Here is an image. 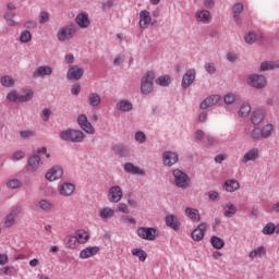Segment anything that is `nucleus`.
I'll return each mask as SVG.
<instances>
[{
    "label": "nucleus",
    "mask_w": 279,
    "mask_h": 279,
    "mask_svg": "<svg viewBox=\"0 0 279 279\" xmlns=\"http://www.w3.org/2000/svg\"><path fill=\"white\" fill-rule=\"evenodd\" d=\"M61 141H66L68 143H82L85 138L84 132L68 129L60 133Z\"/></svg>",
    "instance_id": "1"
},
{
    "label": "nucleus",
    "mask_w": 279,
    "mask_h": 279,
    "mask_svg": "<svg viewBox=\"0 0 279 279\" xmlns=\"http://www.w3.org/2000/svg\"><path fill=\"white\" fill-rule=\"evenodd\" d=\"M154 80H156V73L147 72L141 81V93L142 95H151L154 93Z\"/></svg>",
    "instance_id": "2"
},
{
    "label": "nucleus",
    "mask_w": 279,
    "mask_h": 279,
    "mask_svg": "<svg viewBox=\"0 0 279 279\" xmlns=\"http://www.w3.org/2000/svg\"><path fill=\"white\" fill-rule=\"evenodd\" d=\"M75 34H77V26L75 24H68L58 31L57 38L59 43H66V40H71Z\"/></svg>",
    "instance_id": "3"
},
{
    "label": "nucleus",
    "mask_w": 279,
    "mask_h": 279,
    "mask_svg": "<svg viewBox=\"0 0 279 279\" xmlns=\"http://www.w3.org/2000/svg\"><path fill=\"white\" fill-rule=\"evenodd\" d=\"M172 175L174 178V183L178 189H189V185L191 184V179L189 178V174L182 172L180 169H175L172 172Z\"/></svg>",
    "instance_id": "4"
},
{
    "label": "nucleus",
    "mask_w": 279,
    "mask_h": 279,
    "mask_svg": "<svg viewBox=\"0 0 279 279\" xmlns=\"http://www.w3.org/2000/svg\"><path fill=\"white\" fill-rule=\"evenodd\" d=\"M40 150H36V154H33L28 157L25 169L28 173H36L38 167H40Z\"/></svg>",
    "instance_id": "5"
},
{
    "label": "nucleus",
    "mask_w": 279,
    "mask_h": 279,
    "mask_svg": "<svg viewBox=\"0 0 279 279\" xmlns=\"http://www.w3.org/2000/svg\"><path fill=\"white\" fill-rule=\"evenodd\" d=\"M156 228L154 227H140L136 230L137 236L144 241H156Z\"/></svg>",
    "instance_id": "6"
},
{
    "label": "nucleus",
    "mask_w": 279,
    "mask_h": 279,
    "mask_svg": "<svg viewBox=\"0 0 279 279\" xmlns=\"http://www.w3.org/2000/svg\"><path fill=\"white\" fill-rule=\"evenodd\" d=\"M248 80H250V85L253 88H257L258 90H260L267 86V78L264 75L251 74Z\"/></svg>",
    "instance_id": "7"
},
{
    "label": "nucleus",
    "mask_w": 279,
    "mask_h": 279,
    "mask_svg": "<svg viewBox=\"0 0 279 279\" xmlns=\"http://www.w3.org/2000/svg\"><path fill=\"white\" fill-rule=\"evenodd\" d=\"M245 10L243 2H236L231 8V14L235 25H243V19H241V13Z\"/></svg>",
    "instance_id": "8"
},
{
    "label": "nucleus",
    "mask_w": 279,
    "mask_h": 279,
    "mask_svg": "<svg viewBox=\"0 0 279 279\" xmlns=\"http://www.w3.org/2000/svg\"><path fill=\"white\" fill-rule=\"evenodd\" d=\"M120 199H123V190L119 185L111 186L109 189V202L119 204Z\"/></svg>",
    "instance_id": "9"
},
{
    "label": "nucleus",
    "mask_w": 279,
    "mask_h": 279,
    "mask_svg": "<svg viewBox=\"0 0 279 279\" xmlns=\"http://www.w3.org/2000/svg\"><path fill=\"white\" fill-rule=\"evenodd\" d=\"M77 123L86 134H93L95 132V128H93V124L88 121L86 114H80L77 117Z\"/></svg>",
    "instance_id": "10"
},
{
    "label": "nucleus",
    "mask_w": 279,
    "mask_h": 279,
    "mask_svg": "<svg viewBox=\"0 0 279 279\" xmlns=\"http://www.w3.org/2000/svg\"><path fill=\"white\" fill-rule=\"evenodd\" d=\"M64 175V170L60 166H54L46 173V180L48 182H54V180H60Z\"/></svg>",
    "instance_id": "11"
},
{
    "label": "nucleus",
    "mask_w": 279,
    "mask_h": 279,
    "mask_svg": "<svg viewBox=\"0 0 279 279\" xmlns=\"http://www.w3.org/2000/svg\"><path fill=\"white\" fill-rule=\"evenodd\" d=\"M66 77L68 80L78 82V80H82V77H84V69L77 65H73L68 70Z\"/></svg>",
    "instance_id": "12"
},
{
    "label": "nucleus",
    "mask_w": 279,
    "mask_h": 279,
    "mask_svg": "<svg viewBox=\"0 0 279 279\" xmlns=\"http://www.w3.org/2000/svg\"><path fill=\"white\" fill-rule=\"evenodd\" d=\"M206 228H208V225L206 222L199 223L197 228H195L191 233V238L193 239V241H202L206 234Z\"/></svg>",
    "instance_id": "13"
},
{
    "label": "nucleus",
    "mask_w": 279,
    "mask_h": 279,
    "mask_svg": "<svg viewBox=\"0 0 279 279\" xmlns=\"http://www.w3.org/2000/svg\"><path fill=\"white\" fill-rule=\"evenodd\" d=\"M178 160L179 157L174 151L167 150L162 154V162L166 167H173Z\"/></svg>",
    "instance_id": "14"
},
{
    "label": "nucleus",
    "mask_w": 279,
    "mask_h": 279,
    "mask_svg": "<svg viewBox=\"0 0 279 279\" xmlns=\"http://www.w3.org/2000/svg\"><path fill=\"white\" fill-rule=\"evenodd\" d=\"M219 101H221V96L220 95H211L207 98H205L202 102H201V110H206L207 108H210L211 106H217V104H219Z\"/></svg>",
    "instance_id": "15"
},
{
    "label": "nucleus",
    "mask_w": 279,
    "mask_h": 279,
    "mask_svg": "<svg viewBox=\"0 0 279 279\" xmlns=\"http://www.w3.org/2000/svg\"><path fill=\"white\" fill-rule=\"evenodd\" d=\"M195 75H197V73L195 72V69L187 70L182 77V83H181L182 88H189L191 84L195 82Z\"/></svg>",
    "instance_id": "16"
},
{
    "label": "nucleus",
    "mask_w": 279,
    "mask_h": 279,
    "mask_svg": "<svg viewBox=\"0 0 279 279\" xmlns=\"http://www.w3.org/2000/svg\"><path fill=\"white\" fill-rule=\"evenodd\" d=\"M195 19L198 23H203L204 25H208L210 21H213V16L210 15V11L208 10H198L195 13Z\"/></svg>",
    "instance_id": "17"
},
{
    "label": "nucleus",
    "mask_w": 279,
    "mask_h": 279,
    "mask_svg": "<svg viewBox=\"0 0 279 279\" xmlns=\"http://www.w3.org/2000/svg\"><path fill=\"white\" fill-rule=\"evenodd\" d=\"M99 246H88L81 251L80 258L86 260V258H90L93 256H97L99 254Z\"/></svg>",
    "instance_id": "18"
},
{
    "label": "nucleus",
    "mask_w": 279,
    "mask_h": 279,
    "mask_svg": "<svg viewBox=\"0 0 279 279\" xmlns=\"http://www.w3.org/2000/svg\"><path fill=\"white\" fill-rule=\"evenodd\" d=\"M149 23H151V15L149 11L143 10L140 12V27L141 29H147L149 27Z\"/></svg>",
    "instance_id": "19"
},
{
    "label": "nucleus",
    "mask_w": 279,
    "mask_h": 279,
    "mask_svg": "<svg viewBox=\"0 0 279 279\" xmlns=\"http://www.w3.org/2000/svg\"><path fill=\"white\" fill-rule=\"evenodd\" d=\"M76 24L82 29L90 26V19H88V13H78L75 17Z\"/></svg>",
    "instance_id": "20"
},
{
    "label": "nucleus",
    "mask_w": 279,
    "mask_h": 279,
    "mask_svg": "<svg viewBox=\"0 0 279 279\" xmlns=\"http://www.w3.org/2000/svg\"><path fill=\"white\" fill-rule=\"evenodd\" d=\"M166 226L174 231L180 230V221L175 215H168L165 218Z\"/></svg>",
    "instance_id": "21"
},
{
    "label": "nucleus",
    "mask_w": 279,
    "mask_h": 279,
    "mask_svg": "<svg viewBox=\"0 0 279 279\" xmlns=\"http://www.w3.org/2000/svg\"><path fill=\"white\" fill-rule=\"evenodd\" d=\"M53 69L49 65H41L33 73V77L36 80L38 77H45V75H51Z\"/></svg>",
    "instance_id": "22"
},
{
    "label": "nucleus",
    "mask_w": 279,
    "mask_h": 279,
    "mask_svg": "<svg viewBox=\"0 0 279 279\" xmlns=\"http://www.w3.org/2000/svg\"><path fill=\"white\" fill-rule=\"evenodd\" d=\"M74 191H75V185L73 183H63L59 187V193L63 197H69L71 195H73Z\"/></svg>",
    "instance_id": "23"
},
{
    "label": "nucleus",
    "mask_w": 279,
    "mask_h": 279,
    "mask_svg": "<svg viewBox=\"0 0 279 279\" xmlns=\"http://www.w3.org/2000/svg\"><path fill=\"white\" fill-rule=\"evenodd\" d=\"M186 217L191 218L194 223H199L202 221V216L199 215V210L195 208L187 207L185 208Z\"/></svg>",
    "instance_id": "24"
},
{
    "label": "nucleus",
    "mask_w": 279,
    "mask_h": 279,
    "mask_svg": "<svg viewBox=\"0 0 279 279\" xmlns=\"http://www.w3.org/2000/svg\"><path fill=\"white\" fill-rule=\"evenodd\" d=\"M76 241L81 244L88 243V240L90 239V234L83 229H80L75 231Z\"/></svg>",
    "instance_id": "25"
},
{
    "label": "nucleus",
    "mask_w": 279,
    "mask_h": 279,
    "mask_svg": "<svg viewBox=\"0 0 279 279\" xmlns=\"http://www.w3.org/2000/svg\"><path fill=\"white\" fill-rule=\"evenodd\" d=\"M265 119V111L264 110H255L251 117V121L254 125H259V123H263Z\"/></svg>",
    "instance_id": "26"
},
{
    "label": "nucleus",
    "mask_w": 279,
    "mask_h": 279,
    "mask_svg": "<svg viewBox=\"0 0 279 279\" xmlns=\"http://www.w3.org/2000/svg\"><path fill=\"white\" fill-rule=\"evenodd\" d=\"M124 171L126 173H132L133 175H143V173H145V171L141 170V168L134 166L132 162H126L124 165Z\"/></svg>",
    "instance_id": "27"
},
{
    "label": "nucleus",
    "mask_w": 279,
    "mask_h": 279,
    "mask_svg": "<svg viewBox=\"0 0 279 279\" xmlns=\"http://www.w3.org/2000/svg\"><path fill=\"white\" fill-rule=\"evenodd\" d=\"M99 217L102 221H108V219H112V217H114V209L110 207H104L99 211Z\"/></svg>",
    "instance_id": "28"
},
{
    "label": "nucleus",
    "mask_w": 279,
    "mask_h": 279,
    "mask_svg": "<svg viewBox=\"0 0 279 279\" xmlns=\"http://www.w3.org/2000/svg\"><path fill=\"white\" fill-rule=\"evenodd\" d=\"M223 186L227 193H234V191H239L241 185L239 184V181L232 179L226 181Z\"/></svg>",
    "instance_id": "29"
},
{
    "label": "nucleus",
    "mask_w": 279,
    "mask_h": 279,
    "mask_svg": "<svg viewBox=\"0 0 279 279\" xmlns=\"http://www.w3.org/2000/svg\"><path fill=\"white\" fill-rule=\"evenodd\" d=\"M113 151L117 156H120V158H128V156H130V149L128 146L116 145L113 146Z\"/></svg>",
    "instance_id": "30"
},
{
    "label": "nucleus",
    "mask_w": 279,
    "mask_h": 279,
    "mask_svg": "<svg viewBox=\"0 0 279 279\" xmlns=\"http://www.w3.org/2000/svg\"><path fill=\"white\" fill-rule=\"evenodd\" d=\"M258 158V148H253L250 151H247L242 159V162L244 165H247L251 160H256Z\"/></svg>",
    "instance_id": "31"
},
{
    "label": "nucleus",
    "mask_w": 279,
    "mask_h": 279,
    "mask_svg": "<svg viewBox=\"0 0 279 279\" xmlns=\"http://www.w3.org/2000/svg\"><path fill=\"white\" fill-rule=\"evenodd\" d=\"M274 69H279V64L275 61H264L260 63L259 71H274Z\"/></svg>",
    "instance_id": "32"
},
{
    "label": "nucleus",
    "mask_w": 279,
    "mask_h": 279,
    "mask_svg": "<svg viewBox=\"0 0 279 279\" xmlns=\"http://www.w3.org/2000/svg\"><path fill=\"white\" fill-rule=\"evenodd\" d=\"M210 243H211L214 250H223V247L226 245V241H223V239H221L217 235H213L210 238Z\"/></svg>",
    "instance_id": "33"
},
{
    "label": "nucleus",
    "mask_w": 279,
    "mask_h": 279,
    "mask_svg": "<svg viewBox=\"0 0 279 279\" xmlns=\"http://www.w3.org/2000/svg\"><path fill=\"white\" fill-rule=\"evenodd\" d=\"M117 108L121 111V112H130V110H132L133 106L132 102H130V100H120L117 104Z\"/></svg>",
    "instance_id": "34"
},
{
    "label": "nucleus",
    "mask_w": 279,
    "mask_h": 279,
    "mask_svg": "<svg viewBox=\"0 0 279 279\" xmlns=\"http://www.w3.org/2000/svg\"><path fill=\"white\" fill-rule=\"evenodd\" d=\"M131 254L133 256H137L141 263H145V260H147V252H145L143 248H133Z\"/></svg>",
    "instance_id": "35"
},
{
    "label": "nucleus",
    "mask_w": 279,
    "mask_h": 279,
    "mask_svg": "<svg viewBox=\"0 0 279 279\" xmlns=\"http://www.w3.org/2000/svg\"><path fill=\"white\" fill-rule=\"evenodd\" d=\"M225 217L230 218L236 215V206L232 203H228L225 208Z\"/></svg>",
    "instance_id": "36"
},
{
    "label": "nucleus",
    "mask_w": 279,
    "mask_h": 279,
    "mask_svg": "<svg viewBox=\"0 0 279 279\" xmlns=\"http://www.w3.org/2000/svg\"><path fill=\"white\" fill-rule=\"evenodd\" d=\"M89 106L97 107L101 104V97L97 93H90L88 96Z\"/></svg>",
    "instance_id": "37"
},
{
    "label": "nucleus",
    "mask_w": 279,
    "mask_h": 279,
    "mask_svg": "<svg viewBox=\"0 0 279 279\" xmlns=\"http://www.w3.org/2000/svg\"><path fill=\"white\" fill-rule=\"evenodd\" d=\"M260 130L262 138H269L274 132V124H266Z\"/></svg>",
    "instance_id": "38"
},
{
    "label": "nucleus",
    "mask_w": 279,
    "mask_h": 279,
    "mask_svg": "<svg viewBox=\"0 0 279 279\" xmlns=\"http://www.w3.org/2000/svg\"><path fill=\"white\" fill-rule=\"evenodd\" d=\"M0 83L2 84V86H4V88H14V78H11L10 75H5L2 76L0 78Z\"/></svg>",
    "instance_id": "39"
},
{
    "label": "nucleus",
    "mask_w": 279,
    "mask_h": 279,
    "mask_svg": "<svg viewBox=\"0 0 279 279\" xmlns=\"http://www.w3.org/2000/svg\"><path fill=\"white\" fill-rule=\"evenodd\" d=\"M14 16H16L14 12H7L3 15V19L4 21H7V25H9V27H14L16 25V21L14 20Z\"/></svg>",
    "instance_id": "40"
},
{
    "label": "nucleus",
    "mask_w": 279,
    "mask_h": 279,
    "mask_svg": "<svg viewBox=\"0 0 279 279\" xmlns=\"http://www.w3.org/2000/svg\"><path fill=\"white\" fill-rule=\"evenodd\" d=\"M266 250L264 246H258L257 248L250 252L248 257L251 258H257V256H265Z\"/></svg>",
    "instance_id": "41"
},
{
    "label": "nucleus",
    "mask_w": 279,
    "mask_h": 279,
    "mask_svg": "<svg viewBox=\"0 0 279 279\" xmlns=\"http://www.w3.org/2000/svg\"><path fill=\"white\" fill-rule=\"evenodd\" d=\"M156 84L166 88V86H169V84H171V77L169 75L159 76L156 80Z\"/></svg>",
    "instance_id": "42"
},
{
    "label": "nucleus",
    "mask_w": 279,
    "mask_h": 279,
    "mask_svg": "<svg viewBox=\"0 0 279 279\" xmlns=\"http://www.w3.org/2000/svg\"><path fill=\"white\" fill-rule=\"evenodd\" d=\"M244 40H245L246 45H254V43H256V40H258V35L254 32H248L244 36Z\"/></svg>",
    "instance_id": "43"
},
{
    "label": "nucleus",
    "mask_w": 279,
    "mask_h": 279,
    "mask_svg": "<svg viewBox=\"0 0 279 279\" xmlns=\"http://www.w3.org/2000/svg\"><path fill=\"white\" fill-rule=\"evenodd\" d=\"M252 112V107L250 104L245 102L240 107L239 114L240 117H248Z\"/></svg>",
    "instance_id": "44"
},
{
    "label": "nucleus",
    "mask_w": 279,
    "mask_h": 279,
    "mask_svg": "<svg viewBox=\"0 0 279 279\" xmlns=\"http://www.w3.org/2000/svg\"><path fill=\"white\" fill-rule=\"evenodd\" d=\"M78 244L80 242H77V238L75 235L68 236L66 247H69V250H75Z\"/></svg>",
    "instance_id": "45"
},
{
    "label": "nucleus",
    "mask_w": 279,
    "mask_h": 279,
    "mask_svg": "<svg viewBox=\"0 0 279 279\" xmlns=\"http://www.w3.org/2000/svg\"><path fill=\"white\" fill-rule=\"evenodd\" d=\"M215 145H219V142L215 137L207 135L204 146L207 147V149H210V147H215Z\"/></svg>",
    "instance_id": "46"
},
{
    "label": "nucleus",
    "mask_w": 279,
    "mask_h": 279,
    "mask_svg": "<svg viewBox=\"0 0 279 279\" xmlns=\"http://www.w3.org/2000/svg\"><path fill=\"white\" fill-rule=\"evenodd\" d=\"M275 232H276V225H274V222H268L263 229V234H266V235L274 234Z\"/></svg>",
    "instance_id": "47"
},
{
    "label": "nucleus",
    "mask_w": 279,
    "mask_h": 279,
    "mask_svg": "<svg viewBox=\"0 0 279 279\" xmlns=\"http://www.w3.org/2000/svg\"><path fill=\"white\" fill-rule=\"evenodd\" d=\"M32 41V33L29 31H23L20 36V43H31Z\"/></svg>",
    "instance_id": "48"
},
{
    "label": "nucleus",
    "mask_w": 279,
    "mask_h": 279,
    "mask_svg": "<svg viewBox=\"0 0 279 279\" xmlns=\"http://www.w3.org/2000/svg\"><path fill=\"white\" fill-rule=\"evenodd\" d=\"M8 189H21L23 186V183L19 179H12L7 183Z\"/></svg>",
    "instance_id": "49"
},
{
    "label": "nucleus",
    "mask_w": 279,
    "mask_h": 279,
    "mask_svg": "<svg viewBox=\"0 0 279 279\" xmlns=\"http://www.w3.org/2000/svg\"><path fill=\"white\" fill-rule=\"evenodd\" d=\"M35 134H36V132H34L33 130L20 131V136H21V138H23V141H27V138L34 137Z\"/></svg>",
    "instance_id": "50"
},
{
    "label": "nucleus",
    "mask_w": 279,
    "mask_h": 279,
    "mask_svg": "<svg viewBox=\"0 0 279 279\" xmlns=\"http://www.w3.org/2000/svg\"><path fill=\"white\" fill-rule=\"evenodd\" d=\"M39 208H41V210H46L49 211L53 208V204H51L49 201L47 199H41L39 202Z\"/></svg>",
    "instance_id": "51"
},
{
    "label": "nucleus",
    "mask_w": 279,
    "mask_h": 279,
    "mask_svg": "<svg viewBox=\"0 0 279 279\" xmlns=\"http://www.w3.org/2000/svg\"><path fill=\"white\" fill-rule=\"evenodd\" d=\"M34 99V92L28 90L25 95L20 96V104H25Z\"/></svg>",
    "instance_id": "52"
},
{
    "label": "nucleus",
    "mask_w": 279,
    "mask_h": 279,
    "mask_svg": "<svg viewBox=\"0 0 279 279\" xmlns=\"http://www.w3.org/2000/svg\"><path fill=\"white\" fill-rule=\"evenodd\" d=\"M251 138L254 142L259 141V138H263V135L260 134V129L259 128H256L251 132Z\"/></svg>",
    "instance_id": "53"
},
{
    "label": "nucleus",
    "mask_w": 279,
    "mask_h": 279,
    "mask_svg": "<svg viewBox=\"0 0 279 279\" xmlns=\"http://www.w3.org/2000/svg\"><path fill=\"white\" fill-rule=\"evenodd\" d=\"M205 71H207L209 75H215V73H217V68L215 66V63L209 62L205 64Z\"/></svg>",
    "instance_id": "54"
},
{
    "label": "nucleus",
    "mask_w": 279,
    "mask_h": 279,
    "mask_svg": "<svg viewBox=\"0 0 279 279\" xmlns=\"http://www.w3.org/2000/svg\"><path fill=\"white\" fill-rule=\"evenodd\" d=\"M7 99L16 104V101H20V96L15 90H13L7 95Z\"/></svg>",
    "instance_id": "55"
},
{
    "label": "nucleus",
    "mask_w": 279,
    "mask_h": 279,
    "mask_svg": "<svg viewBox=\"0 0 279 279\" xmlns=\"http://www.w3.org/2000/svg\"><path fill=\"white\" fill-rule=\"evenodd\" d=\"M135 141L143 144L145 141H147V136L143 133V131H138L135 133Z\"/></svg>",
    "instance_id": "56"
},
{
    "label": "nucleus",
    "mask_w": 279,
    "mask_h": 279,
    "mask_svg": "<svg viewBox=\"0 0 279 279\" xmlns=\"http://www.w3.org/2000/svg\"><path fill=\"white\" fill-rule=\"evenodd\" d=\"M49 21V12L41 11L39 14V23L45 24Z\"/></svg>",
    "instance_id": "57"
},
{
    "label": "nucleus",
    "mask_w": 279,
    "mask_h": 279,
    "mask_svg": "<svg viewBox=\"0 0 279 279\" xmlns=\"http://www.w3.org/2000/svg\"><path fill=\"white\" fill-rule=\"evenodd\" d=\"M234 99H235L234 94H227L223 97L225 104H227V106H231V104H234Z\"/></svg>",
    "instance_id": "58"
},
{
    "label": "nucleus",
    "mask_w": 279,
    "mask_h": 279,
    "mask_svg": "<svg viewBox=\"0 0 279 279\" xmlns=\"http://www.w3.org/2000/svg\"><path fill=\"white\" fill-rule=\"evenodd\" d=\"M14 223H16V220L14 219V217L12 215H9L4 221L5 228H12V226H14Z\"/></svg>",
    "instance_id": "59"
},
{
    "label": "nucleus",
    "mask_w": 279,
    "mask_h": 279,
    "mask_svg": "<svg viewBox=\"0 0 279 279\" xmlns=\"http://www.w3.org/2000/svg\"><path fill=\"white\" fill-rule=\"evenodd\" d=\"M207 196L209 202H217V199H219V194L217 193V191L207 192Z\"/></svg>",
    "instance_id": "60"
},
{
    "label": "nucleus",
    "mask_w": 279,
    "mask_h": 279,
    "mask_svg": "<svg viewBox=\"0 0 279 279\" xmlns=\"http://www.w3.org/2000/svg\"><path fill=\"white\" fill-rule=\"evenodd\" d=\"M204 131L203 130H197L195 133H194V141L195 143H199V141H203L204 138Z\"/></svg>",
    "instance_id": "61"
},
{
    "label": "nucleus",
    "mask_w": 279,
    "mask_h": 279,
    "mask_svg": "<svg viewBox=\"0 0 279 279\" xmlns=\"http://www.w3.org/2000/svg\"><path fill=\"white\" fill-rule=\"evenodd\" d=\"M12 157L14 158V160H23V158H25V151L16 150L15 153H13Z\"/></svg>",
    "instance_id": "62"
},
{
    "label": "nucleus",
    "mask_w": 279,
    "mask_h": 279,
    "mask_svg": "<svg viewBox=\"0 0 279 279\" xmlns=\"http://www.w3.org/2000/svg\"><path fill=\"white\" fill-rule=\"evenodd\" d=\"M118 210H119V213H124L125 215H128L130 213V209L128 208V204H125V203H120L118 205Z\"/></svg>",
    "instance_id": "63"
},
{
    "label": "nucleus",
    "mask_w": 279,
    "mask_h": 279,
    "mask_svg": "<svg viewBox=\"0 0 279 279\" xmlns=\"http://www.w3.org/2000/svg\"><path fill=\"white\" fill-rule=\"evenodd\" d=\"M41 117H44V121H49V118L51 117V109H43Z\"/></svg>",
    "instance_id": "64"
}]
</instances>
